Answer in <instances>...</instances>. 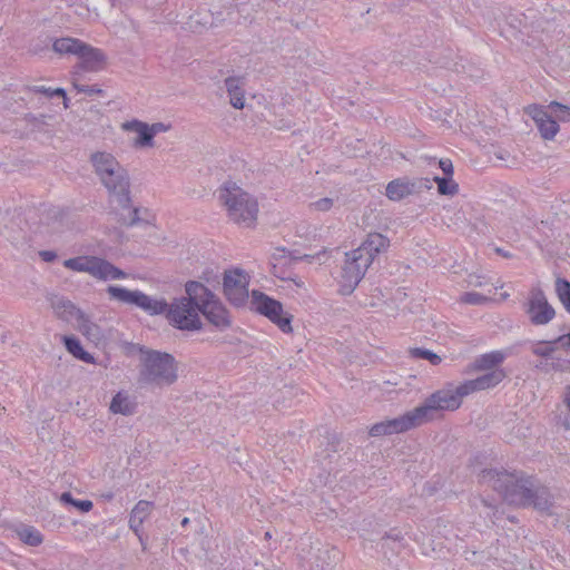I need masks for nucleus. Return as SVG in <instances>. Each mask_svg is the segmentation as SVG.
Instances as JSON below:
<instances>
[{
    "mask_svg": "<svg viewBox=\"0 0 570 570\" xmlns=\"http://www.w3.org/2000/svg\"><path fill=\"white\" fill-rule=\"evenodd\" d=\"M63 342L67 351L71 353L75 357L87 363H94L92 355L82 348L78 338L73 336H65Z\"/></svg>",
    "mask_w": 570,
    "mask_h": 570,
    "instance_id": "cd10ccee",
    "label": "nucleus"
},
{
    "mask_svg": "<svg viewBox=\"0 0 570 570\" xmlns=\"http://www.w3.org/2000/svg\"><path fill=\"white\" fill-rule=\"evenodd\" d=\"M250 303L256 312L276 324L282 332L291 333L293 331L291 325L293 315L283 309L281 302L259 291H253Z\"/></svg>",
    "mask_w": 570,
    "mask_h": 570,
    "instance_id": "9d476101",
    "label": "nucleus"
},
{
    "mask_svg": "<svg viewBox=\"0 0 570 570\" xmlns=\"http://www.w3.org/2000/svg\"><path fill=\"white\" fill-rule=\"evenodd\" d=\"M460 302L471 305H483L490 302V298L476 292H468L461 295Z\"/></svg>",
    "mask_w": 570,
    "mask_h": 570,
    "instance_id": "e433bc0d",
    "label": "nucleus"
},
{
    "mask_svg": "<svg viewBox=\"0 0 570 570\" xmlns=\"http://www.w3.org/2000/svg\"><path fill=\"white\" fill-rule=\"evenodd\" d=\"M53 96L65 97L66 96V91L62 88L52 89V97Z\"/></svg>",
    "mask_w": 570,
    "mask_h": 570,
    "instance_id": "09e8293b",
    "label": "nucleus"
},
{
    "mask_svg": "<svg viewBox=\"0 0 570 570\" xmlns=\"http://www.w3.org/2000/svg\"><path fill=\"white\" fill-rule=\"evenodd\" d=\"M334 200L328 197L321 198L311 203L309 207L317 212H327L333 207Z\"/></svg>",
    "mask_w": 570,
    "mask_h": 570,
    "instance_id": "58836bf2",
    "label": "nucleus"
},
{
    "mask_svg": "<svg viewBox=\"0 0 570 570\" xmlns=\"http://www.w3.org/2000/svg\"><path fill=\"white\" fill-rule=\"evenodd\" d=\"M78 59L79 62L76 65V68L89 72L102 69L106 63L105 53L100 49L94 48L86 42Z\"/></svg>",
    "mask_w": 570,
    "mask_h": 570,
    "instance_id": "a211bd4d",
    "label": "nucleus"
},
{
    "mask_svg": "<svg viewBox=\"0 0 570 570\" xmlns=\"http://www.w3.org/2000/svg\"><path fill=\"white\" fill-rule=\"evenodd\" d=\"M556 422L566 430H570V412L564 407H557Z\"/></svg>",
    "mask_w": 570,
    "mask_h": 570,
    "instance_id": "4c0bfd02",
    "label": "nucleus"
},
{
    "mask_svg": "<svg viewBox=\"0 0 570 570\" xmlns=\"http://www.w3.org/2000/svg\"><path fill=\"white\" fill-rule=\"evenodd\" d=\"M82 330L88 335H96L98 333V326L86 320L82 324Z\"/></svg>",
    "mask_w": 570,
    "mask_h": 570,
    "instance_id": "c03bdc74",
    "label": "nucleus"
},
{
    "mask_svg": "<svg viewBox=\"0 0 570 570\" xmlns=\"http://www.w3.org/2000/svg\"><path fill=\"white\" fill-rule=\"evenodd\" d=\"M148 129L154 139L156 135H158L160 132L169 131L171 129V125L165 124V122H154V124H148Z\"/></svg>",
    "mask_w": 570,
    "mask_h": 570,
    "instance_id": "ea45409f",
    "label": "nucleus"
},
{
    "mask_svg": "<svg viewBox=\"0 0 570 570\" xmlns=\"http://www.w3.org/2000/svg\"><path fill=\"white\" fill-rule=\"evenodd\" d=\"M497 512H498L497 510H495V511H493V514L491 515V514H490V511H489L487 514H488V517H490L491 519H498V518H497Z\"/></svg>",
    "mask_w": 570,
    "mask_h": 570,
    "instance_id": "864d4df0",
    "label": "nucleus"
},
{
    "mask_svg": "<svg viewBox=\"0 0 570 570\" xmlns=\"http://www.w3.org/2000/svg\"><path fill=\"white\" fill-rule=\"evenodd\" d=\"M417 428L410 411L401 416L375 423L370 429V435L377 438L403 433Z\"/></svg>",
    "mask_w": 570,
    "mask_h": 570,
    "instance_id": "2eb2a0df",
    "label": "nucleus"
},
{
    "mask_svg": "<svg viewBox=\"0 0 570 570\" xmlns=\"http://www.w3.org/2000/svg\"><path fill=\"white\" fill-rule=\"evenodd\" d=\"M439 166L442 169V171L445 174L446 177L453 176V165L450 159H441L439 161Z\"/></svg>",
    "mask_w": 570,
    "mask_h": 570,
    "instance_id": "79ce46f5",
    "label": "nucleus"
},
{
    "mask_svg": "<svg viewBox=\"0 0 570 570\" xmlns=\"http://www.w3.org/2000/svg\"><path fill=\"white\" fill-rule=\"evenodd\" d=\"M39 255L42 258V261L48 263L53 262L57 258V254L51 250H42L39 253Z\"/></svg>",
    "mask_w": 570,
    "mask_h": 570,
    "instance_id": "a18cd8bd",
    "label": "nucleus"
},
{
    "mask_svg": "<svg viewBox=\"0 0 570 570\" xmlns=\"http://www.w3.org/2000/svg\"><path fill=\"white\" fill-rule=\"evenodd\" d=\"M177 380L175 358L168 353L146 352L139 370V383L157 387L169 386Z\"/></svg>",
    "mask_w": 570,
    "mask_h": 570,
    "instance_id": "423d86ee",
    "label": "nucleus"
},
{
    "mask_svg": "<svg viewBox=\"0 0 570 570\" xmlns=\"http://www.w3.org/2000/svg\"><path fill=\"white\" fill-rule=\"evenodd\" d=\"M95 256H78L66 259L63 266L75 272H83L90 275Z\"/></svg>",
    "mask_w": 570,
    "mask_h": 570,
    "instance_id": "c85d7f7f",
    "label": "nucleus"
},
{
    "mask_svg": "<svg viewBox=\"0 0 570 570\" xmlns=\"http://www.w3.org/2000/svg\"><path fill=\"white\" fill-rule=\"evenodd\" d=\"M505 358V355L501 351H493L485 353L475 358L473 368L476 371H493L500 365Z\"/></svg>",
    "mask_w": 570,
    "mask_h": 570,
    "instance_id": "a878e982",
    "label": "nucleus"
},
{
    "mask_svg": "<svg viewBox=\"0 0 570 570\" xmlns=\"http://www.w3.org/2000/svg\"><path fill=\"white\" fill-rule=\"evenodd\" d=\"M248 274L239 268L224 274L223 288L228 302L236 307L244 306L248 301Z\"/></svg>",
    "mask_w": 570,
    "mask_h": 570,
    "instance_id": "f8f14e48",
    "label": "nucleus"
},
{
    "mask_svg": "<svg viewBox=\"0 0 570 570\" xmlns=\"http://www.w3.org/2000/svg\"><path fill=\"white\" fill-rule=\"evenodd\" d=\"M188 29L193 32H202L209 26V17L196 13L189 17L187 21Z\"/></svg>",
    "mask_w": 570,
    "mask_h": 570,
    "instance_id": "72a5a7b5",
    "label": "nucleus"
},
{
    "mask_svg": "<svg viewBox=\"0 0 570 570\" xmlns=\"http://www.w3.org/2000/svg\"><path fill=\"white\" fill-rule=\"evenodd\" d=\"M505 377V372L502 368L493 370L484 375L474 380L466 381L460 385V394L465 396L478 392L497 386Z\"/></svg>",
    "mask_w": 570,
    "mask_h": 570,
    "instance_id": "dca6fc26",
    "label": "nucleus"
},
{
    "mask_svg": "<svg viewBox=\"0 0 570 570\" xmlns=\"http://www.w3.org/2000/svg\"><path fill=\"white\" fill-rule=\"evenodd\" d=\"M95 174L107 189L110 202L121 209L117 220L121 225L132 226L139 220L138 209L131 206L130 180L127 170L114 155L106 151H96L90 156Z\"/></svg>",
    "mask_w": 570,
    "mask_h": 570,
    "instance_id": "f257e3e1",
    "label": "nucleus"
},
{
    "mask_svg": "<svg viewBox=\"0 0 570 570\" xmlns=\"http://www.w3.org/2000/svg\"><path fill=\"white\" fill-rule=\"evenodd\" d=\"M14 532L19 540L27 546L38 547L43 542V535L32 525L21 524L16 528Z\"/></svg>",
    "mask_w": 570,
    "mask_h": 570,
    "instance_id": "bb28decb",
    "label": "nucleus"
},
{
    "mask_svg": "<svg viewBox=\"0 0 570 570\" xmlns=\"http://www.w3.org/2000/svg\"><path fill=\"white\" fill-rule=\"evenodd\" d=\"M302 257L292 258L289 255L284 254L279 258H276L277 263L273 264L274 276L286 282L288 284L286 288L294 291L296 294L307 291L305 282L297 275H293L291 272L285 271L283 265L292 261L297 262Z\"/></svg>",
    "mask_w": 570,
    "mask_h": 570,
    "instance_id": "f3484780",
    "label": "nucleus"
},
{
    "mask_svg": "<svg viewBox=\"0 0 570 570\" xmlns=\"http://www.w3.org/2000/svg\"><path fill=\"white\" fill-rule=\"evenodd\" d=\"M73 87L77 89V91L86 92L89 96L102 94V90L96 86H85V85L73 83Z\"/></svg>",
    "mask_w": 570,
    "mask_h": 570,
    "instance_id": "a19ab883",
    "label": "nucleus"
},
{
    "mask_svg": "<svg viewBox=\"0 0 570 570\" xmlns=\"http://www.w3.org/2000/svg\"><path fill=\"white\" fill-rule=\"evenodd\" d=\"M137 409L136 399L127 391L116 393L109 404V411L112 414L129 416L135 414Z\"/></svg>",
    "mask_w": 570,
    "mask_h": 570,
    "instance_id": "412c9836",
    "label": "nucleus"
},
{
    "mask_svg": "<svg viewBox=\"0 0 570 570\" xmlns=\"http://www.w3.org/2000/svg\"><path fill=\"white\" fill-rule=\"evenodd\" d=\"M185 292H188L190 295L195 293L194 297L200 303V314H203L212 325L219 330L230 326L232 320L228 311L204 284L189 281L185 284Z\"/></svg>",
    "mask_w": 570,
    "mask_h": 570,
    "instance_id": "0eeeda50",
    "label": "nucleus"
},
{
    "mask_svg": "<svg viewBox=\"0 0 570 570\" xmlns=\"http://www.w3.org/2000/svg\"><path fill=\"white\" fill-rule=\"evenodd\" d=\"M556 294L566 311L570 313V282L566 278L558 277L556 279Z\"/></svg>",
    "mask_w": 570,
    "mask_h": 570,
    "instance_id": "c756f323",
    "label": "nucleus"
},
{
    "mask_svg": "<svg viewBox=\"0 0 570 570\" xmlns=\"http://www.w3.org/2000/svg\"><path fill=\"white\" fill-rule=\"evenodd\" d=\"M389 247L390 239L386 236L381 233H370L357 248L345 253L341 275V293L344 295L352 294L375 257L386 252Z\"/></svg>",
    "mask_w": 570,
    "mask_h": 570,
    "instance_id": "f03ea898",
    "label": "nucleus"
},
{
    "mask_svg": "<svg viewBox=\"0 0 570 570\" xmlns=\"http://www.w3.org/2000/svg\"><path fill=\"white\" fill-rule=\"evenodd\" d=\"M62 98H63V106H65V108H68V107H69V105H68V99H67V97L65 96V97H62Z\"/></svg>",
    "mask_w": 570,
    "mask_h": 570,
    "instance_id": "6e6d98bb",
    "label": "nucleus"
},
{
    "mask_svg": "<svg viewBox=\"0 0 570 570\" xmlns=\"http://www.w3.org/2000/svg\"><path fill=\"white\" fill-rule=\"evenodd\" d=\"M125 131L136 132L137 137L132 140V146L137 149L154 148L155 140L148 129V122L132 119L121 125Z\"/></svg>",
    "mask_w": 570,
    "mask_h": 570,
    "instance_id": "6ab92c4d",
    "label": "nucleus"
},
{
    "mask_svg": "<svg viewBox=\"0 0 570 570\" xmlns=\"http://www.w3.org/2000/svg\"><path fill=\"white\" fill-rule=\"evenodd\" d=\"M218 197L228 218L236 225L249 228L258 215L257 199L234 181H226L218 190Z\"/></svg>",
    "mask_w": 570,
    "mask_h": 570,
    "instance_id": "20e7f679",
    "label": "nucleus"
},
{
    "mask_svg": "<svg viewBox=\"0 0 570 570\" xmlns=\"http://www.w3.org/2000/svg\"><path fill=\"white\" fill-rule=\"evenodd\" d=\"M529 503L525 507H533L534 509L552 514V500L547 488L539 487L533 483V491L530 492Z\"/></svg>",
    "mask_w": 570,
    "mask_h": 570,
    "instance_id": "5701e85b",
    "label": "nucleus"
},
{
    "mask_svg": "<svg viewBox=\"0 0 570 570\" xmlns=\"http://www.w3.org/2000/svg\"><path fill=\"white\" fill-rule=\"evenodd\" d=\"M90 275L100 281L125 279L127 274L110 262L95 256Z\"/></svg>",
    "mask_w": 570,
    "mask_h": 570,
    "instance_id": "aec40b11",
    "label": "nucleus"
},
{
    "mask_svg": "<svg viewBox=\"0 0 570 570\" xmlns=\"http://www.w3.org/2000/svg\"><path fill=\"white\" fill-rule=\"evenodd\" d=\"M523 308L531 324L535 326L546 325L556 316V309L548 302L543 289L539 286L530 289Z\"/></svg>",
    "mask_w": 570,
    "mask_h": 570,
    "instance_id": "9b49d317",
    "label": "nucleus"
},
{
    "mask_svg": "<svg viewBox=\"0 0 570 570\" xmlns=\"http://www.w3.org/2000/svg\"><path fill=\"white\" fill-rule=\"evenodd\" d=\"M479 482L492 488L504 501L514 505L525 507L530 500V492L533 491V480L522 473L483 470L479 475Z\"/></svg>",
    "mask_w": 570,
    "mask_h": 570,
    "instance_id": "7ed1b4c3",
    "label": "nucleus"
},
{
    "mask_svg": "<svg viewBox=\"0 0 570 570\" xmlns=\"http://www.w3.org/2000/svg\"><path fill=\"white\" fill-rule=\"evenodd\" d=\"M60 499L62 502L73 505L81 512H89L92 509V502L90 500H76L69 492L62 493Z\"/></svg>",
    "mask_w": 570,
    "mask_h": 570,
    "instance_id": "f704fd0d",
    "label": "nucleus"
},
{
    "mask_svg": "<svg viewBox=\"0 0 570 570\" xmlns=\"http://www.w3.org/2000/svg\"><path fill=\"white\" fill-rule=\"evenodd\" d=\"M85 42L76 38H59L53 41L52 49L59 55H73L79 57Z\"/></svg>",
    "mask_w": 570,
    "mask_h": 570,
    "instance_id": "393cba45",
    "label": "nucleus"
},
{
    "mask_svg": "<svg viewBox=\"0 0 570 570\" xmlns=\"http://www.w3.org/2000/svg\"><path fill=\"white\" fill-rule=\"evenodd\" d=\"M547 108L558 121L570 122V107L559 101H551Z\"/></svg>",
    "mask_w": 570,
    "mask_h": 570,
    "instance_id": "7c9ffc66",
    "label": "nucleus"
},
{
    "mask_svg": "<svg viewBox=\"0 0 570 570\" xmlns=\"http://www.w3.org/2000/svg\"><path fill=\"white\" fill-rule=\"evenodd\" d=\"M224 82L229 97V104L236 109H243L245 107L244 78L227 77Z\"/></svg>",
    "mask_w": 570,
    "mask_h": 570,
    "instance_id": "4be33fe9",
    "label": "nucleus"
},
{
    "mask_svg": "<svg viewBox=\"0 0 570 570\" xmlns=\"http://www.w3.org/2000/svg\"><path fill=\"white\" fill-rule=\"evenodd\" d=\"M153 509V503L146 500H140L131 510L129 518V527L132 531L138 533L144 521L148 518Z\"/></svg>",
    "mask_w": 570,
    "mask_h": 570,
    "instance_id": "b1692460",
    "label": "nucleus"
},
{
    "mask_svg": "<svg viewBox=\"0 0 570 570\" xmlns=\"http://www.w3.org/2000/svg\"><path fill=\"white\" fill-rule=\"evenodd\" d=\"M186 296L174 298L168 303L166 318L170 325L180 331H199L203 327L200 318V303L191 295L185 292Z\"/></svg>",
    "mask_w": 570,
    "mask_h": 570,
    "instance_id": "6e6552de",
    "label": "nucleus"
},
{
    "mask_svg": "<svg viewBox=\"0 0 570 570\" xmlns=\"http://www.w3.org/2000/svg\"><path fill=\"white\" fill-rule=\"evenodd\" d=\"M107 293L112 299L135 305L150 316L165 315L168 309V303L165 298L153 297L140 291H130L125 287L109 286L107 288Z\"/></svg>",
    "mask_w": 570,
    "mask_h": 570,
    "instance_id": "1a4fd4ad",
    "label": "nucleus"
},
{
    "mask_svg": "<svg viewBox=\"0 0 570 570\" xmlns=\"http://www.w3.org/2000/svg\"><path fill=\"white\" fill-rule=\"evenodd\" d=\"M464 396V394H460V385L456 387L448 386L429 395L421 405L412 409L410 412L419 428L440 419L443 411H455L459 409Z\"/></svg>",
    "mask_w": 570,
    "mask_h": 570,
    "instance_id": "39448f33",
    "label": "nucleus"
},
{
    "mask_svg": "<svg viewBox=\"0 0 570 570\" xmlns=\"http://www.w3.org/2000/svg\"><path fill=\"white\" fill-rule=\"evenodd\" d=\"M558 407H564L567 411L570 412V385H567L563 390L562 394V404Z\"/></svg>",
    "mask_w": 570,
    "mask_h": 570,
    "instance_id": "37998d69",
    "label": "nucleus"
},
{
    "mask_svg": "<svg viewBox=\"0 0 570 570\" xmlns=\"http://www.w3.org/2000/svg\"><path fill=\"white\" fill-rule=\"evenodd\" d=\"M561 347L570 348V333L556 338Z\"/></svg>",
    "mask_w": 570,
    "mask_h": 570,
    "instance_id": "49530a36",
    "label": "nucleus"
},
{
    "mask_svg": "<svg viewBox=\"0 0 570 570\" xmlns=\"http://www.w3.org/2000/svg\"><path fill=\"white\" fill-rule=\"evenodd\" d=\"M557 344L559 343L556 342V340L550 342H539L532 346V353L538 356L549 357L556 351L554 345Z\"/></svg>",
    "mask_w": 570,
    "mask_h": 570,
    "instance_id": "c9c22d12",
    "label": "nucleus"
},
{
    "mask_svg": "<svg viewBox=\"0 0 570 570\" xmlns=\"http://www.w3.org/2000/svg\"><path fill=\"white\" fill-rule=\"evenodd\" d=\"M409 354L413 358H423L429 361L432 365H439L442 358L436 353L421 347H413L409 350Z\"/></svg>",
    "mask_w": 570,
    "mask_h": 570,
    "instance_id": "473e14b6",
    "label": "nucleus"
},
{
    "mask_svg": "<svg viewBox=\"0 0 570 570\" xmlns=\"http://www.w3.org/2000/svg\"><path fill=\"white\" fill-rule=\"evenodd\" d=\"M35 92L43 94L48 97H52V88H47L45 86H36L33 87Z\"/></svg>",
    "mask_w": 570,
    "mask_h": 570,
    "instance_id": "de8ad7c7",
    "label": "nucleus"
},
{
    "mask_svg": "<svg viewBox=\"0 0 570 570\" xmlns=\"http://www.w3.org/2000/svg\"><path fill=\"white\" fill-rule=\"evenodd\" d=\"M482 504H483L488 510H491V509H492V508H491V505H490V504H488V502H487V501H484V500H482Z\"/></svg>",
    "mask_w": 570,
    "mask_h": 570,
    "instance_id": "5fc2aeb1",
    "label": "nucleus"
},
{
    "mask_svg": "<svg viewBox=\"0 0 570 570\" xmlns=\"http://www.w3.org/2000/svg\"><path fill=\"white\" fill-rule=\"evenodd\" d=\"M524 112L534 121L542 139L553 140L556 138L560 126L547 106L529 105L524 108Z\"/></svg>",
    "mask_w": 570,
    "mask_h": 570,
    "instance_id": "4468645a",
    "label": "nucleus"
},
{
    "mask_svg": "<svg viewBox=\"0 0 570 570\" xmlns=\"http://www.w3.org/2000/svg\"><path fill=\"white\" fill-rule=\"evenodd\" d=\"M433 180L438 184V191L441 195L453 196L458 193L459 186L453 181L452 177H434Z\"/></svg>",
    "mask_w": 570,
    "mask_h": 570,
    "instance_id": "2f4dec72",
    "label": "nucleus"
},
{
    "mask_svg": "<svg viewBox=\"0 0 570 570\" xmlns=\"http://www.w3.org/2000/svg\"><path fill=\"white\" fill-rule=\"evenodd\" d=\"M188 523H189V519H188V518H184V519L181 520V525H183V527H186Z\"/></svg>",
    "mask_w": 570,
    "mask_h": 570,
    "instance_id": "603ef678",
    "label": "nucleus"
},
{
    "mask_svg": "<svg viewBox=\"0 0 570 570\" xmlns=\"http://www.w3.org/2000/svg\"><path fill=\"white\" fill-rule=\"evenodd\" d=\"M387 539H393V540H400L401 537L399 534H395L394 537H392L391 534H387L386 535Z\"/></svg>",
    "mask_w": 570,
    "mask_h": 570,
    "instance_id": "3c124183",
    "label": "nucleus"
},
{
    "mask_svg": "<svg viewBox=\"0 0 570 570\" xmlns=\"http://www.w3.org/2000/svg\"><path fill=\"white\" fill-rule=\"evenodd\" d=\"M59 305L62 306L63 308H73V305L68 301H60Z\"/></svg>",
    "mask_w": 570,
    "mask_h": 570,
    "instance_id": "8fccbe9b",
    "label": "nucleus"
},
{
    "mask_svg": "<svg viewBox=\"0 0 570 570\" xmlns=\"http://www.w3.org/2000/svg\"><path fill=\"white\" fill-rule=\"evenodd\" d=\"M429 178H410L407 176L391 180L385 188V196L392 202H401L406 197L417 195L423 189H431Z\"/></svg>",
    "mask_w": 570,
    "mask_h": 570,
    "instance_id": "ddd939ff",
    "label": "nucleus"
}]
</instances>
